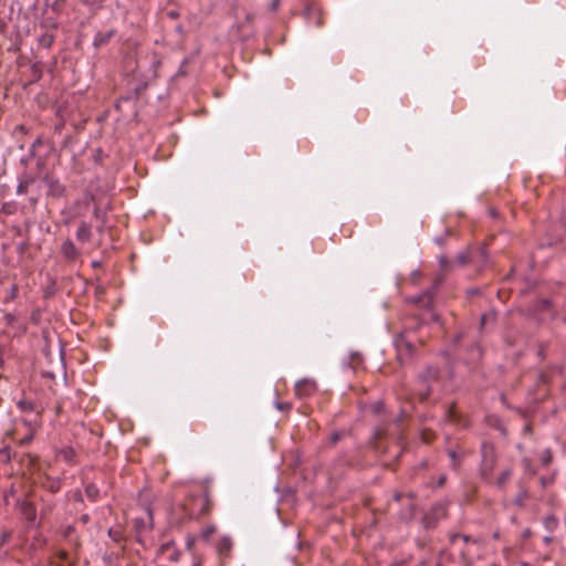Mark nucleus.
I'll list each match as a JSON object with an SVG mask.
<instances>
[{"label": "nucleus", "mask_w": 566, "mask_h": 566, "mask_svg": "<svg viewBox=\"0 0 566 566\" xmlns=\"http://www.w3.org/2000/svg\"><path fill=\"white\" fill-rule=\"evenodd\" d=\"M483 542L463 534H451L448 548L442 551L443 560L450 566H473L481 557Z\"/></svg>", "instance_id": "nucleus-1"}, {"label": "nucleus", "mask_w": 566, "mask_h": 566, "mask_svg": "<svg viewBox=\"0 0 566 566\" xmlns=\"http://www.w3.org/2000/svg\"><path fill=\"white\" fill-rule=\"evenodd\" d=\"M212 506L213 502L208 486H205L202 494H189L185 502L178 507V510L182 512L180 523L208 515L211 512Z\"/></svg>", "instance_id": "nucleus-2"}, {"label": "nucleus", "mask_w": 566, "mask_h": 566, "mask_svg": "<svg viewBox=\"0 0 566 566\" xmlns=\"http://www.w3.org/2000/svg\"><path fill=\"white\" fill-rule=\"evenodd\" d=\"M495 462H496V453H495L494 447L491 444L483 443L481 472H482V476L484 480L489 481V479L492 474L493 468L495 465Z\"/></svg>", "instance_id": "nucleus-3"}, {"label": "nucleus", "mask_w": 566, "mask_h": 566, "mask_svg": "<svg viewBox=\"0 0 566 566\" xmlns=\"http://www.w3.org/2000/svg\"><path fill=\"white\" fill-rule=\"evenodd\" d=\"M232 548L233 541L228 535L220 537L216 543V553L222 566H224L226 562L231 558Z\"/></svg>", "instance_id": "nucleus-4"}, {"label": "nucleus", "mask_w": 566, "mask_h": 566, "mask_svg": "<svg viewBox=\"0 0 566 566\" xmlns=\"http://www.w3.org/2000/svg\"><path fill=\"white\" fill-rule=\"evenodd\" d=\"M395 347L397 350V358L401 364L412 355L413 345L403 334L396 337Z\"/></svg>", "instance_id": "nucleus-5"}, {"label": "nucleus", "mask_w": 566, "mask_h": 566, "mask_svg": "<svg viewBox=\"0 0 566 566\" xmlns=\"http://www.w3.org/2000/svg\"><path fill=\"white\" fill-rule=\"evenodd\" d=\"M317 389L316 382L311 379H302L295 384V395L298 398H307Z\"/></svg>", "instance_id": "nucleus-6"}, {"label": "nucleus", "mask_w": 566, "mask_h": 566, "mask_svg": "<svg viewBox=\"0 0 566 566\" xmlns=\"http://www.w3.org/2000/svg\"><path fill=\"white\" fill-rule=\"evenodd\" d=\"M93 199V195H86L83 199L76 200L71 208L73 211V217H84Z\"/></svg>", "instance_id": "nucleus-7"}, {"label": "nucleus", "mask_w": 566, "mask_h": 566, "mask_svg": "<svg viewBox=\"0 0 566 566\" xmlns=\"http://www.w3.org/2000/svg\"><path fill=\"white\" fill-rule=\"evenodd\" d=\"M92 239V226L86 221H81L76 231V240L81 243H87Z\"/></svg>", "instance_id": "nucleus-8"}, {"label": "nucleus", "mask_w": 566, "mask_h": 566, "mask_svg": "<svg viewBox=\"0 0 566 566\" xmlns=\"http://www.w3.org/2000/svg\"><path fill=\"white\" fill-rule=\"evenodd\" d=\"M530 493L527 488L520 481L518 482V492L512 500V504L518 509H523L525 506L526 500H528Z\"/></svg>", "instance_id": "nucleus-9"}, {"label": "nucleus", "mask_w": 566, "mask_h": 566, "mask_svg": "<svg viewBox=\"0 0 566 566\" xmlns=\"http://www.w3.org/2000/svg\"><path fill=\"white\" fill-rule=\"evenodd\" d=\"M61 253L65 259H67L70 261L77 259V256L80 255L77 248L71 240H65L62 243Z\"/></svg>", "instance_id": "nucleus-10"}, {"label": "nucleus", "mask_w": 566, "mask_h": 566, "mask_svg": "<svg viewBox=\"0 0 566 566\" xmlns=\"http://www.w3.org/2000/svg\"><path fill=\"white\" fill-rule=\"evenodd\" d=\"M448 513V505L443 502L437 503L432 506L429 515L427 516L428 520L439 521L441 518H444Z\"/></svg>", "instance_id": "nucleus-11"}, {"label": "nucleus", "mask_w": 566, "mask_h": 566, "mask_svg": "<svg viewBox=\"0 0 566 566\" xmlns=\"http://www.w3.org/2000/svg\"><path fill=\"white\" fill-rule=\"evenodd\" d=\"M115 34L116 30H109L107 32H97L93 41L94 46L101 48L107 44Z\"/></svg>", "instance_id": "nucleus-12"}, {"label": "nucleus", "mask_w": 566, "mask_h": 566, "mask_svg": "<svg viewBox=\"0 0 566 566\" xmlns=\"http://www.w3.org/2000/svg\"><path fill=\"white\" fill-rule=\"evenodd\" d=\"M304 15L308 22H314L316 27H321L323 24L322 18L319 17L318 9L313 6H306L304 10Z\"/></svg>", "instance_id": "nucleus-13"}, {"label": "nucleus", "mask_w": 566, "mask_h": 566, "mask_svg": "<svg viewBox=\"0 0 566 566\" xmlns=\"http://www.w3.org/2000/svg\"><path fill=\"white\" fill-rule=\"evenodd\" d=\"M57 457L69 464H74L76 452L72 447H65L59 451Z\"/></svg>", "instance_id": "nucleus-14"}, {"label": "nucleus", "mask_w": 566, "mask_h": 566, "mask_svg": "<svg viewBox=\"0 0 566 566\" xmlns=\"http://www.w3.org/2000/svg\"><path fill=\"white\" fill-rule=\"evenodd\" d=\"M513 475V470L511 468L504 469L500 475L495 480V485L499 489H504L507 482L511 480Z\"/></svg>", "instance_id": "nucleus-15"}, {"label": "nucleus", "mask_w": 566, "mask_h": 566, "mask_svg": "<svg viewBox=\"0 0 566 566\" xmlns=\"http://www.w3.org/2000/svg\"><path fill=\"white\" fill-rule=\"evenodd\" d=\"M558 518L554 514H548L543 517V525L549 534L558 527Z\"/></svg>", "instance_id": "nucleus-16"}, {"label": "nucleus", "mask_w": 566, "mask_h": 566, "mask_svg": "<svg viewBox=\"0 0 566 566\" xmlns=\"http://www.w3.org/2000/svg\"><path fill=\"white\" fill-rule=\"evenodd\" d=\"M85 495L92 502H95L99 497V489L94 483H88L85 486Z\"/></svg>", "instance_id": "nucleus-17"}, {"label": "nucleus", "mask_w": 566, "mask_h": 566, "mask_svg": "<svg viewBox=\"0 0 566 566\" xmlns=\"http://www.w3.org/2000/svg\"><path fill=\"white\" fill-rule=\"evenodd\" d=\"M216 531H217L216 525L209 524V525L202 527L199 538L205 543H209L210 537L216 533Z\"/></svg>", "instance_id": "nucleus-18"}, {"label": "nucleus", "mask_w": 566, "mask_h": 566, "mask_svg": "<svg viewBox=\"0 0 566 566\" xmlns=\"http://www.w3.org/2000/svg\"><path fill=\"white\" fill-rule=\"evenodd\" d=\"M83 6L87 7L94 13L104 7L106 0H80Z\"/></svg>", "instance_id": "nucleus-19"}, {"label": "nucleus", "mask_w": 566, "mask_h": 566, "mask_svg": "<svg viewBox=\"0 0 566 566\" xmlns=\"http://www.w3.org/2000/svg\"><path fill=\"white\" fill-rule=\"evenodd\" d=\"M433 295L431 292H426L415 298V303L420 304L422 307H430L432 304Z\"/></svg>", "instance_id": "nucleus-20"}, {"label": "nucleus", "mask_w": 566, "mask_h": 566, "mask_svg": "<svg viewBox=\"0 0 566 566\" xmlns=\"http://www.w3.org/2000/svg\"><path fill=\"white\" fill-rule=\"evenodd\" d=\"M17 407L19 408V410L21 412H32V411H35L34 402L31 401V400H28V399H20L17 402Z\"/></svg>", "instance_id": "nucleus-21"}, {"label": "nucleus", "mask_w": 566, "mask_h": 566, "mask_svg": "<svg viewBox=\"0 0 566 566\" xmlns=\"http://www.w3.org/2000/svg\"><path fill=\"white\" fill-rule=\"evenodd\" d=\"M54 40H55V35L53 33H43L40 38H39V44L43 48H51L52 44L54 43Z\"/></svg>", "instance_id": "nucleus-22"}, {"label": "nucleus", "mask_w": 566, "mask_h": 566, "mask_svg": "<svg viewBox=\"0 0 566 566\" xmlns=\"http://www.w3.org/2000/svg\"><path fill=\"white\" fill-rule=\"evenodd\" d=\"M33 178L29 177L21 180L17 187L18 195H25L29 190V187L33 184Z\"/></svg>", "instance_id": "nucleus-23"}, {"label": "nucleus", "mask_w": 566, "mask_h": 566, "mask_svg": "<svg viewBox=\"0 0 566 566\" xmlns=\"http://www.w3.org/2000/svg\"><path fill=\"white\" fill-rule=\"evenodd\" d=\"M93 216L95 219L101 221L102 226L106 223V212L103 211L99 207L95 206Z\"/></svg>", "instance_id": "nucleus-24"}, {"label": "nucleus", "mask_w": 566, "mask_h": 566, "mask_svg": "<svg viewBox=\"0 0 566 566\" xmlns=\"http://www.w3.org/2000/svg\"><path fill=\"white\" fill-rule=\"evenodd\" d=\"M17 296H18V286L15 284H12L7 293L4 302L13 301Z\"/></svg>", "instance_id": "nucleus-25"}, {"label": "nucleus", "mask_w": 566, "mask_h": 566, "mask_svg": "<svg viewBox=\"0 0 566 566\" xmlns=\"http://www.w3.org/2000/svg\"><path fill=\"white\" fill-rule=\"evenodd\" d=\"M66 0H54V2L51 6L52 11L55 13H61L64 9Z\"/></svg>", "instance_id": "nucleus-26"}, {"label": "nucleus", "mask_w": 566, "mask_h": 566, "mask_svg": "<svg viewBox=\"0 0 566 566\" xmlns=\"http://www.w3.org/2000/svg\"><path fill=\"white\" fill-rule=\"evenodd\" d=\"M3 319L7 326L13 327L17 323V316L12 313H7Z\"/></svg>", "instance_id": "nucleus-27"}, {"label": "nucleus", "mask_w": 566, "mask_h": 566, "mask_svg": "<svg viewBox=\"0 0 566 566\" xmlns=\"http://www.w3.org/2000/svg\"><path fill=\"white\" fill-rule=\"evenodd\" d=\"M468 261H469V254L467 252L459 253L455 259V262L461 266L465 265L468 263Z\"/></svg>", "instance_id": "nucleus-28"}, {"label": "nucleus", "mask_w": 566, "mask_h": 566, "mask_svg": "<svg viewBox=\"0 0 566 566\" xmlns=\"http://www.w3.org/2000/svg\"><path fill=\"white\" fill-rule=\"evenodd\" d=\"M108 535L115 542H119L122 539V534L119 531H114L113 528H111L108 531Z\"/></svg>", "instance_id": "nucleus-29"}, {"label": "nucleus", "mask_w": 566, "mask_h": 566, "mask_svg": "<svg viewBox=\"0 0 566 566\" xmlns=\"http://www.w3.org/2000/svg\"><path fill=\"white\" fill-rule=\"evenodd\" d=\"M552 461V453L549 450H545L542 457V462L544 465H548Z\"/></svg>", "instance_id": "nucleus-30"}, {"label": "nucleus", "mask_w": 566, "mask_h": 566, "mask_svg": "<svg viewBox=\"0 0 566 566\" xmlns=\"http://www.w3.org/2000/svg\"><path fill=\"white\" fill-rule=\"evenodd\" d=\"M275 405H276V408L281 411H287L292 408V405L290 402L277 401Z\"/></svg>", "instance_id": "nucleus-31"}, {"label": "nucleus", "mask_w": 566, "mask_h": 566, "mask_svg": "<svg viewBox=\"0 0 566 566\" xmlns=\"http://www.w3.org/2000/svg\"><path fill=\"white\" fill-rule=\"evenodd\" d=\"M448 454H449V457H450V459L452 461V467L457 468L458 467V454H457V452L454 450H450L448 452Z\"/></svg>", "instance_id": "nucleus-32"}, {"label": "nucleus", "mask_w": 566, "mask_h": 566, "mask_svg": "<svg viewBox=\"0 0 566 566\" xmlns=\"http://www.w3.org/2000/svg\"><path fill=\"white\" fill-rule=\"evenodd\" d=\"M439 263L442 269H447L450 265V260L446 255L439 258Z\"/></svg>", "instance_id": "nucleus-33"}, {"label": "nucleus", "mask_w": 566, "mask_h": 566, "mask_svg": "<svg viewBox=\"0 0 566 566\" xmlns=\"http://www.w3.org/2000/svg\"><path fill=\"white\" fill-rule=\"evenodd\" d=\"M448 418L452 421L457 420L455 407L451 406L447 411Z\"/></svg>", "instance_id": "nucleus-34"}, {"label": "nucleus", "mask_w": 566, "mask_h": 566, "mask_svg": "<svg viewBox=\"0 0 566 566\" xmlns=\"http://www.w3.org/2000/svg\"><path fill=\"white\" fill-rule=\"evenodd\" d=\"M32 439H33V434L30 433V434L25 436L24 438H22L19 443H20V446H27L32 441Z\"/></svg>", "instance_id": "nucleus-35"}, {"label": "nucleus", "mask_w": 566, "mask_h": 566, "mask_svg": "<svg viewBox=\"0 0 566 566\" xmlns=\"http://www.w3.org/2000/svg\"><path fill=\"white\" fill-rule=\"evenodd\" d=\"M280 3H281V0H271L269 9L271 11H276L277 8L280 7Z\"/></svg>", "instance_id": "nucleus-36"}, {"label": "nucleus", "mask_w": 566, "mask_h": 566, "mask_svg": "<svg viewBox=\"0 0 566 566\" xmlns=\"http://www.w3.org/2000/svg\"><path fill=\"white\" fill-rule=\"evenodd\" d=\"M49 490L52 492V493H55L60 490V482L57 481H53L50 485H49Z\"/></svg>", "instance_id": "nucleus-37"}, {"label": "nucleus", "mask_w": 566, "mask_h": 566, "mask_svg": "<svg viewBox=\"0 0 566 566\" xmlns=\"http://www.w3.org/2000/svg\"><path fill=\"white\" fill-rule=\"evenodd\" d=\"M436 566H450L446 560H443L442 551L440 552L439 560Z\"/></svg>", "instance_id": "nucleus-38"}, {"label": "nucleus", "mask_w": 566, "mask_h": 566, "mask_svg": "<svg viewBox=\"0 0 566 566\" xmlns=\"http://www.w3.org/2000/svg\"><path fill=\"white\" fill-rule=\"evenodd\" d=\"M104 292H105V289H104V286H103V285H97V286L95 287V293H96V295H102V294H104Z\"/></svg>", "instance_id": "nucleus-39"}, {"label": "nucleus", "mask_w": 566, "mask_h": 566, "mask_svg": "<svg viewBox=\"0 0 566 566\" xmlns=\"http://www.w3.org/2000/svg\"><path fill=\"white\" fill-rule=\"evenodd\" d=\"M146 512H147V515H148L149 525L151 526L153 525V511H151L150 507H146Z\"/></svg>", "instance_id": "nucleus-40"}, {"label": "nucleus", "mask_w": 566, "mask_h": 566, "mask_svg": "<svg viewBox=\"0 0 566 566\" xmlns=\"http://www.w3.org/2000/svg\"><path fill=\"white\" fill-rule=\"evenodd\" d=\"M446 480H447V476L444 474H442L439 480H438V486H443L444 483H446Z\"/></svg>", "instance_id": "nucleus-41"}, {"label": "nucleus", "mask_w": 566, "mask_h": 566, "mask_svg": "<svg viewBox=\"0 0 566 566\" xmlns=\"http://www.w3.org/2000/svg\"><path fill=\"white\" fill-rule=\"evenodd\" d=\"M430 377L436 378L438 376V370L436 368L429 369Z\"/></svg>", "instance_id": "nucleus-42"}, {"label": "nucleus", "mask_w": 566, "mask_h": 566, "mask_svg": "<svg viewBox=\"0 0 566 566\" xmlns=\"http://www.w3.org/2000/svg\"><path fill=\"white\" fill-rule=\"evenodd\" d=\"M544 542H545L546 544H549V543H552V542H553V537H552V535H551L549 533H548V535H546V536L544 537Z\"/></svg>", "instance_id": "nucleus-43"}, {"label": "nucleus", "mask_w": 566, "mask_h": 566, "mask_svg": "<svg viewBox=\"0 0 566 566\" xmlns=\"http://www.w3.org/2000/svg\"><path fill=\"white\" fill-rule=\"evenodd\" d=\"M193 542H195V539H193V538H191V539H188V541H187V548H188V549H190V548H191V546L193 545Z\"/></svg>", "instance_id": "nucleus-44"}, {"label": "nucleus", "mask_w": 566, "mask_h": 566, "mask_svg": "<svg viewBox=\"0 0 566 566\" xmlns=\"http://www.w3.org/2000/svg\"><path fill=\"white\" fill-rule=\"evenodd\" d=\"M135 525H136L137 528H139L140 526H144V522L139 521V520H136L135 521Z\"/></svg>", "instance_id": "nucleus-45"}, {"label": "nucleus", "mask_w": 566, "mask_h": 566, "mask_svg": "<svg viewBox=\"0 0 566 566\" xmlns=\"http://www.w3.org/2000/svg\"><path fill=\"white\" fill-rule=\"evenodd\" d=\"M73 531L74 528L72 526H69L65 531V536H69Z\"/></svg>", "instance_id": "nucleus-46"}, {"label": "nucleus", "mask_w": 566, "mask_h": 566, "mask_svg": "<svg viewBox=\"0 0 566 566\" xmlns=\"http://www.w3.org/2000/svg\"><path fill=\"white\" fill-rule=\"evenodd\" d=\"M338 439H339V436L337 433L333 434L332 440L334 443L337 442Z\"/></svg>", "instance_id": "nucleus-47"}, {"label": "nucleus", "mask_w": 566, "mask_h": 566, "mask_svg": "<svg viewBox=\"0 0 566 566\" xmlns=\"http://www.w3.org/2000/svg\"><path fill=\"white\" fill-rule=\"evenodd\" d=\"M394 497H395V500H396V501H400V499H401V494L397 493V494H395V496H394Z\"/></svg>", "instance_id": "nucleus-48"}, {"label": "nucleus", "mask_w": 566, "mask_h": 566, "mask_svg": "<svg viewBox=\"0 0 566 566\" xmlns=\"http://www.w3.org/2000/svg\"><path fill=\"white\" fill-rule=\"evenodd\" d=\"M428 395H429V390L421 396V400H424L428 397Z\"/></svg>", "instance_id": "nucleus-49"}, {"label": "nucleus", "mask_w": 566, "mask_h": 566, "mask_svg": "<svg viewBox=\"0 0 566 566\" xmlns=\"http://www.w3.org/2000/svg\"><path fill=\"white\" fill-rule=\"evenodd\" d=\"M66 555H67V554H66L65 552L61 553V557H62L63 559H66Z\"/></svg>", "instance_id": "nucleus-50"}, {"label": "nucleus", "mask_w": 566, "mask_h": 566, "mask_svg": "<svg viewBox=\"0 0 566 566\" xmlns=\"http://www.w3.org/2000/svg\"><path fill=\"white\" fill-rule=\"evenodd\" d=\"M530 431H531L530 426H526V427H525V432H530Z\"/></svg>", "instance_id": "nucleus-51"}, {"label": "nucleus", "mask_w": 566, "mask_h": 566, "mask_svg": "<svg viewBox=\"0 0 566 566\" xmlns=\"http://www.w3.org/2000/svg\"><path fill=\"white\" fill-rule=\"evenodd\" d=\"M423 441L429 442V439H427V437L424 434H423Z\"/></svg>", "instance_id": "nucleus-52"}, {"label": "nucleus", "mask_w": 566, "mask_h": 566, "mask_svg": "<svg viewBox=\"0 0 566 566\" xmlns=\"http://www.w3.org/2000/svg\"><path fill=\"white\" fill-rule=\"evenodd\" d=\"M22 331H23V332H25V331H27V326H25V325H23V326H22Z\"/></svg>", "instance_id": "nucleus-53"}]
</instances>
